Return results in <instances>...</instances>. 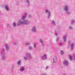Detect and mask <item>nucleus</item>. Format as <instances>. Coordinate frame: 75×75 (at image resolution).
Returning a JSON list of instances; mask_svg holds the SVG:
<instances>
[{"mask_svg":"<svg viewBox=\"0 0 75 75\" xmlns=\"http://www.w3.org/2000/svg\"><path fill=\"white\" fill-rule=\"evenodd\" d=\"M63 40H66V36H64V38H63Z\"/></svg>","mask_w":75,"mask_h":75,"instance_id":"nucleus-13","label":"nucleus"},{"mask_svg":"<svg viewBox=\"0 0 75 75\" xmlns=\"http://www.w3.org/2000/svg\"><path fill=\"white\" fill-rule=\"evenodd\" d=\"M5 8L6 9V10H8V6H5Z\"/></svg>","mask_w":75,"mask_h":75,"instance_id":"nucleus-11","label":"nucleus"},{"mask_svg":"<svg viewBox=\"0 0 75 75\" xmlns=\"http://www.w3.org/2000/svg\"><path fill=\"white\" fill-rule=\"evenodd\" d=\"M16 25H17V24L15 22H14L13 23V24L12 25L13 26V27H16Z\"/></svg>","mask_w":75,"mask_h":75,"instance_id":"nucleus-5","label":"nucleus"},{"mask_svg":"<svg viewBox=\"0 0 75 75\" xmlns=\"http://www.w3.org/2000/svg\"><path fill=\"white\" fill-rule=\"evenodd\" d=\"M59 40V38H58L57 39V41H58Z\"/></svg>","mask_w":75,"mask_h":75,"instance_id":"nucleus-25","label":"nucleus"},{"mask_svg":"<svg viewBox=\"0 0 75 75\" xmlns=\"http://www.w3.org/2000/svg\"><path fill=\"white\" fill-rule=\"evenodd\" d=\"M32 31L33 32V31H35V28L34 27H33V28L32 29Z\"/></svg>","mask_w":75,"mask_h":75,"instance_id":"nucleus-4","label":"nucleus"},{"mask_svg":"<svg viewBox=\"0 0 75 75\" xmlns=\"http://www.w3.org/2000/svg\"><path fill=\"white\" fill-rule=\"evenodd\" d=\"M62 44L61 43H60V45H61Z\"/></svg>","mask_w":75,"mask_h":75,"instance_id":"nucleus-26","label":"nucleus"},{"mask_svg":"<svg viewBox=\"0 0 75 75\" xmlns=\"http://www.w3.org/2000/svg\"><path fill=\"white\" fill-rule=\"evenodd\" d=\"M29 50H32V47H29Z\"/></svg>","mask_w":75,"mask_h":75,"instance_id":"nucleus-18","label":"nucleus"},{"mask_svg":"<svg viewBox=\"0 0 75 75\" xmlns=\"http://www.w3.org/2000/svg\"><path fill=\"white\" fill-rule=\"evenodd\" d=\"M68 7L67 6H66L64 8V10H66L67 12H68Z\"/></svg>","mask_w":75,"mask_h":75,"instance_id":"nucleus-2","label":"nucleus"},{"mask_svg":"<svg viewBox=\"0 0 75 75\" xmlns=\"http://www.w3.org/2000/svg\"><path fill=\"white\" fill-rule=\"evenodd\" d=\"M55 60H53V62H54V63H55Z\"/></svg>","mask_w":75,"mask_h":75,"instance_id":"nucleus-24","label":"nucleus"},{"mask_svg":"<svg viewBox=\"0 0 75 75\" xmlns=\"http://www.w3.org/2000/svg\"><path fill=\"white\" fill-rule=\"evenodd\" d=\"M28 23V22L27 21L24 20L23 22H21L19 21L17 23V25L19 26L20 25H25V24H27Z\"/></svg>","mask_w":75,"mask_h":75,"instance_id":"nucleus-1","label":"nucleus"},{"mask_svg":"<svg viewBox=\"0 0 75 75\" xmlns=\"http://www.w3.org/2000/svg\"><path fill=\"white\" fill-rule=\"evenodd\" d=\"M30 43H26V45H29Z\"/></svg>","mask_w":75,"mask_h":75,"instance_id":"nucleus-17","label":"nucleus"},{"mask_svg":"<svg viewBox=\"0 0 75 75\" xmlns=\"http://www.w3.org/2000/svg\"><path fill=\"white\" fill-rule=\"evenodd\" d=\"M74 45V44L73 43H72V44H71V47H73V46Z\"/></svg>","mask_w":75,"mask_h":75,"instance_id":"nucleus-14","label":"nucleus"},{"mask_svg":"<svg viewBox=\"0 0 75 75\" xmlns=\"http://www.w3.org/2000/svg\"><path fill=\"white\" fill-rule=\"evenodd\" d=\"M47 68H48V67H47Z\"/></svg>","mask_w":75,"mask_h":75,"instance_id":"nucleus-27","label":"nucleus"},{"mask_svg":"<svg viewBox=\"0 0 75 75\" xmlns=\"http://www.w3.org/2000/svg\"><path fill=\"white\" fill-rule=\"evenodd\" d=\"M6 48L7 50H8V47H6Z\"/></svg>","mask_w":75,"mask_h":75,"instance_id":"nucleus-19","label":"nucleus"},{"mask_svg":"<svg viewBox=\"0 0 75 75\" xmlns=\"http://www.w3.org/2000/svg\"><path fill=\"white\" fill-rule=\"evenodd\" d=\"M3 51H5V49H3L2 50Z\"/></svg>","mask_w":75,"mask_h":75,"instance_id":"nucleus-23","label":"nucleus"},{"mask_svg":"<svg viewBox=\"0 0 75 75\" xmlns=\"http://www.w3.org/2000/svg\"><path fill=\"white\" fill-rule=\"evenodd\" d=\"M25 18V16H23L22 17V19L24 20Z\"/></svg>","mask_w":75,"mask_h":75,"instance_id":"nucleus-9","label":"nucleus"},{"mask_svg":"<svg viewBox=\"0 0 75 75\" xmlns=\"http://www.w3.org/2000/svg\"><path fill=\"white\" fill-rule=\"evenodd\" d=\"M64 63L65 65H68V62H67V61H65V62H64Z\"/></svg>","mask_w":75,"mask_h":75,"instance_id":"nucleus-8","label":"nucleus"},{"mask_svg":"<svg viewBox=\"0 0 75 75\" xmlns=\"http://www.w3.org/2000/svg\"><path fill=\"white\" fill-rule=\"evenodd\" d=\"M35 46H36V44L35 43L34 45V47H35Z\"/></svg>","mask_w":75,"mask_h":75,"instance_id":"nucleus-21","label":"nucleus"},{"mask_svg":"<svg viewBox=\"0 0 75 75\" xmlns=\"http://www.w3.org/2000/svg\"><path fill=\"white\" fill-rule=\"evenodd\" d=\"M61 55H63L64 54V52L62 50L61 51Z\"/></svg>","mask_w":75,"mask_h":75,"instance_id":"nucleus-12","label":"nucleus"},{"mask_svg":"<svg viewBox=\"0 0 75 75\" xmlns=\"http://www.w3.org/2000/svg\"><path fill=\"white\" fill-rule=\"evenodd\" d=\"M40 41L42 43V40L41 39H40Z\"/></svg>","mask_w":75,"mask_h":75,"instance_id":"nucleus-15","label":"nucleus"},{"mask_svg":"<svg viewBox=\"0 0 75 75\" xmlns=\"http://www.w3.org/2000/svg\"><path fill=\"white\" fill-rule=\"evenodd\" d=\"M24 67H23L20 69V71H24Z\"/></svg>","mask_w":75,"mask_h":75,"instance_id":"nucleus-6","label":"nucleus"},{"mask_svg":"<svg viewBox=\"0 0 75 75\" xmlns=\"http://www.w3.org/2000/svg\"><path fill=\"white\" fill-rule=\"evenodd\" d=\"M46 12H47H47H48V11H48V10H46Z\"/></svg>","mask_w":75,"mask_h":75,"instance_id":"nucleus-22","label":"nucleus"},{"mask_svg":"<svg viewBox=\"0 0 75 75\" xmlns=\"http://www.w3.org/2000/svg\"><path fill=\"white\" fill-rule=\"evenodd\" d=\"M70 59L71 60H72V56L71 55H70Z\"/></svg>","mask_w":75,"mask_h":75,"instance_id":"nucleus-16","label":"nucleus"},{"mask_svg":"<svg viewBox=\"0 0 75 75\" xmlns=\"http://www.w3.org/2000/svg\"><path fill=\"white\" fill-rule=\"evenodd\" d=\"M42 58L43 59V60H44V59H47V54H45L44 55H43V56Z\"/></svg>","mask_w":75,"mask_h":75,"instance_id":"nucleus-3","label":"nucleus"},{"mask_svg":"<svg viewBox=\"0 0 75 75\" xmlns=\"http://www.w3.org/2000/svg\"><path fill=\"white\" fill-rule=\"evenodd\" d=\"M21 64V61H19L18 62V65H20Z\"/></svg>","mask_w":75,"mask_h":75,"instance_id":"nucleus-10","label":"nucleus"},{"mask_svg":"<svg viewBox=\"0 0 75 75\" xmlns=\"http://www.w3.org/2000/svg\"><path fill=\"white\" fill-rule=\"evenodd\" d=\"M24 59H25L26 60V59H27V57H24Z\"/></svg>","mask_w":75,"mask_h":75,"instance_id":"nucleus-20","label":"nucleus"},{"mask_svg":"<svg viewBox=\"0 0 75 75\" xmlns=\"http://www.w3.org/2000/svg\"><path fill=\"white\" fill-rule=\"evenodd\" d=\"M30 53H27L26 54V55L27 56V57H30Z\"/></svg>","mask_w":75,"mask_h":75,"instance_id":"nucleus-7","label":"nucleus"}]
</instances>
